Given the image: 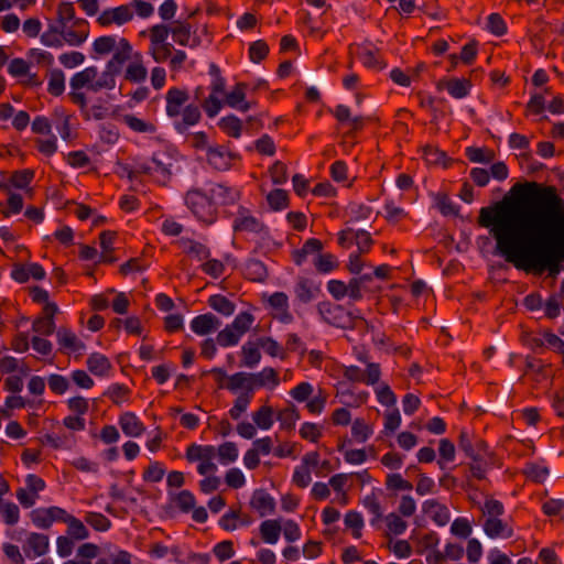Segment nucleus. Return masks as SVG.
I'll return each mask as SVG.
<instances>
[{
    "label": "nucleus",
    "mask_w": 564,
    "mask_h": 564,
    "mask_svg": "<svg viewBox=\"0 0 564 564\" xmlns=\"http://www.w3.org/2000/svg\"><path fill=\"white\" fill-rule=\"evenodd\" d=\"M505 196L479 210L478 225L489 228L495 252L524 272H560L564 262V199L554 186L517 183Z\"/></svg>",
    "instance_id": "f257e3e1"
},
{
    "label": "nucleus",
    "mask_w": 564,
    "mask_h": 564,
    "mask_svg": "<svg viewBox=\"0 0 564 564\" xmlns=\"http://www.w3.org/2000/svg\"><path fill=\"white\" fill-rule=\"evenodd\" d=\"M98 70L96 67L90 66L82 72L76 73L69 82L73 90H79L86 87L93 93H98L102 89H113L116 86V78H111L105 72L97 77Z\"/></svg>",
    "instance_id": "f03ea898"
},
{
    "label": "nucleus",
    "mask_w": 564,
    "mask_h": 564,
    "mask_svg": "<svg viewBox=\"0 0 564 564\" xmlns=\"http://www.w3.org/2000/svg\"><path fill=\"white\" fill-rule=\"evenodd\" d=\"M186 205L192 213L203 221H212L213 219V203L209 196L205 195L198 189H191L185 196Z\"/></svg>",
    "instance_id": "7ed1b4c3"
},
{
    "label": "nucleus",
    "mask_w": 564,
    "mask_h": 564,
    "mask_svg": "<svg viewBox=\"0 0 564 564\" xmlns=\"http://www.w3.org/2000/svg\"><path fill=\"white\" fill-rule=\"evenodd\" d=\"M132 57H134V54L131 44L127 39L121 37L104 72L111 78H115L121 72L123 64Z\"/></svg>",
    "instance_id": "20e7f679"
},
{
    "label": "nucleus",
    "mask_w": 564,
    "mask_h": 564,
    "mask_svg": "<svg viewBox=\"0 0 564 564\" xmlns=\"http://www.w3.org/2000/svg\"><path fill=\"white\" fill-rule=\"evenodd\" d=\"M133 19V10L129 4H122L112 9L102 11L97 18L101 26L111 24L122 25Z\"/></svg>",
    "instance_id": "39448f33"
},
{
    "label": "nucleus",
    "mask_w": 564,
    "mask_h": 564,
    "mask_svg": "<svg viewBox=\"0 0 564 564\" xmlns=\"http://www.w3.org/2000/svg\"><path fill=\"white\" fill-rule=\"evenodd\" d=\"M238 155L226 150L223 145L208 147L206 159L209 165L218 171H227L231 166V161Z\"/></svg>",
    "instance_id": "423d86ee"
},
{
    "label": "nucleus",
    "mask_w": 564,
    "mask_h": 564,
    "mask_svg": "<svg viewBox=\"0 0 564 564\" xmlns=\"http://www.w3.org/2000/svg\"><path fill=\"white\" fill-rule=\"evenodd\" d=\"M459 448L474 462H481L487 452V445L481 440H475L467 432L463 431L459 435Z\"/></svg>",
    "instance_id": "0eeeda50"
},
{
    "label": "nucleus",
    "mask_w": 564,
    "mask_h": 564,
    "mask_svg": "<svg viewBox=\"0 0 564 564\" xmlns=\"http://www.w3.org/2000/svg\"><path fill=\"white\" fill-rule=\"evenodd\" d=\"M192 33H193L192 25L186 21L177 20V21H173L171 23L172 37H173L174 42H176L177 44H180L182 46L195 47L199 44V40L197 37H194L193 43H191Z\"/></svg>",
    "instance_id": "6e6552de"
},
{
    "label": "nucleus",
    "mask_w": 564,
    "mask_h": 564,
    "mask_svg": "<svg viewBox=\"0 0 564 564\" xmlns=\"http://www.w3.org/2000/svg\"><path fill=\"white\" fill-rule=\"evenodd\" d=\"M220 325L221 322L219 318L212 313L198 315L191 322L192 330L199 336H205L216 332Z\"/></svg>",
    "instance_id": "1a4fd4ad"
},
{
    "label": "nucleus",
    "mask_w": 564,
    "mask_h": 564,
    "mask_svg": "<svg viewBox=\"0 0 564 564\" xmlns=\"http://www.w3.org/2000/svg\"><path fill=\"white\" fill-rule=\"evenodd\" d=\"M327 313L333 315V319L328 317H325V319L338 327H358L359 325L366 324L362 317L352 316L350 313L345 312L341 306H335L333 310L328 308Z\"/></svg>",
    "instance_id": "9d476101"
},
{
    "label": "nucleus",
    "mask_w": 564,
    "mask_h": 564,
    "mask_svg": "<svg viewBox=\"0 0 564 564\" xmlns=\"http://www.w3.org/2000/svg\"><path fill=\"white\" fill-rule=\"evenodd\" d=\"M250 507L262 518L274 512L275 501L263 489H257L252 494Z\"/></svg>",
    "instance_id": "9b49d317"
},
{
    "label": "nucleus",
    "mask_w": 564,
    "mask_h": 564,
    "mask_svg": "<svg viewBox=\"0 0 564 564\" xmlns=\"http://www.w3.org/2000/svg\"><path fill=\"white\" fill-rule=\"evenodd\" d=\"M250 392L254 389L271 386L272 388L279 386L280 379L278 372L271 368H263L260 372L249 373Z\"/></svg>",
    "instance_id": "f8f14e48"
},
{
    "label": "nucleus",
    "mask_w": 564,
    "mask_h": 564,
    "mask_svg": "<svg viewBox=\"0 0 564 564\" xmlns=\"http://www.w3.org/2000/svg\"><path fill=\"white\" fill-rule=\"evenodd\" d=\"M470 82L468 79L451 78L442 79L437 83V89H446L448 94L457 99L464 98L469 94Z\"/></svg>",
    "instance_id": "ddd939ff"
},
{
    "label": "nucleus",
    "mask_w": 564,
    "mask_h": 564,
    "mask_svg": "<svg viewBox=\"0 0 564 564\" xmlns=\"http://www.w3.org/2000/svg\"><path fill=\"white\" fill-rule=\"evenodd\" d=\"M423 512L426 513L437 525H445L449 521V512L446 506L440 503L435 499L426 500L422 506Z\"/></svg>",
    "instance_id": "4468645a"
},
{
    "label": "nucleus",
    "mask_w": 564,
    "mask_h": 564,
    "mask_svg": "<svg viewBox=\"0 0 564 564\" xmlns=\"http://www.w3.org/2000/svg\"><path fill=\"white\" fill-rule=\"evenodd\" d=\"M187 100L188 94L185 90L171 88L166 94V113L170 117H177Z\"/></svg>",
    "instance_id": "2eb2a0df"
},
{
    "label": "nucleus",
    "mask_w": 564,
    "mask_h": 564,
    "mask_svg": "<svg viewBox=\"0 0 564 564\" xmlns=\"http://www.w3.org/2000/svg\"><path fill=\"white\" fill-rule=\"evenodd\" d=\"M486 534L492 539L495 538H511L513 534L512 529L499 518H487L484 523Z\"/></svg>",
    "instance_id": "dca6fc26"
},
{
    "label": "nucleus",
    "mask_w": 564,
    "mask_h": 564,
    "mask_svg": "<svg viewBox=\"0 0 564 564\" xmlns=\"http://www.w3.org/2000/svg\"><path fill=\"white\" fill-rule=\"evenodd\" d=\"M245 84L238 83L235 88L226 95L225 104L243 112L248 111L251 108V104L245 101Z\"/></svg>",
    "instance_id": "f3484780"
},
{
    "label": "nucleus",
    "mask_w": 564,
    "mask_h": 564,
    "mask_svg": "<svg viewBox=\"0 0 564 564\" xmlns=\"http://www.w3.org/2000/svg\"><path fill=\"white\" fill-rule=\"evenodd\" d=\"M238 192L235 191L232 187H229L224 184H216L210 189V196L212 202L215 200L220 204H232L238 199Z\"/></svg>",
    "instance_id": "a211bd4d"
},
{
    "label": "nucleus",
    "mask_w": 564,
    "mask_h": 564,
    "mask_svg": "<svg viewBox=\"0 0 564 564\" xmlns=\"http://www.w3.org/2000/svg\"><path fill=\"white\" fill-rule=\"evenodd\" d=\"M180 245L186 254L194 257L198 261L206 260L210 256V251L205 245L193 239H181Z\"/></svg>",
    "instance_id": "6ab92c4d"
},
{
    "label": "nucleus",
    "mask_w": 564,
    "mask_h": 564,
    "mask_svg": "<svg viewBox=\"0 0 564 564\" xmlns=\"http://www.w3.org/2000/svg\"><path fill=\"white\" fill-rule=\"evenodd\" d=\"M119 424L128 436H139L144 431L143 424L133 413H124L120 416Z\"/></svg>",
    "instance_id": "aec40b11"
},
{
    "label": "nucleus",
    "mask_w": 564,
    "mask_h": 564,
    "mask_svg": "<svg viewBox=\"0 0 564 564\" xmlns=\"http://www.w3.org/2000/svg\"><path fill=\"white\" fill-rule=\"evenodd\" d=\"M56 337L58 340V344L63 348L70 349L73 351L80 350L85 348V344L80 341L77 336L68 328L61 327L56 332Z\"/></svg>",
    "instance_id": "412c9836"
},
{
    "label": "nucleus",
    "mask_w": 564,
    "mask_h": 564,
    "mask_svg": "<svg viewBox=\"0 0 564 564\" xmlns=\"http://www.w3.org/2000/svg\"><path fill=\"white\" fill-rule=\"evenodd\" d=\"M87 367L95 376H106L111 368V364L106 356L95 352L88 357Z\"/></svg>",
    "instance_id": "4be33fe9"
},
{
    "label": "nucleus",
    "mask_w": 564,
    "mask_h": 564,
    "mask_svg": "<svg viewBox=\"0 0 564 564\" xmlns=\"http://www.w3.org/2000/svg\"><path fill=\"white\" fill-rule=\"evenodd\" d=\"M148 70L141 62V55L134 54V62L131 63L126 70L124 78L132 83H140L147 78Z\"/></svg>",
    "instance_id": "5701e85b"
},
{
    "label": "nucleus",
    "mask_w": 564,
    "mask_h": 564,
    "mask_svg": "<svg viewBox=\"0 0 564 564\" xmlns=\"http://www.w3.org/2000/svg\"><path fill=\"white\" fill-rule=\"evenodd\" d=\"M282 527L278 520H265L260 525V534L264 542L273 544L279 540Z\"/></svg>",
    "instance_id": "b1692460"
},
{
    "label": "nucleus",
    "mask_w": 564,
    "mask_h": 564,
    "mask_svg": "<svg viewBox=\"0 0 564 564\" xmlns=\"http://www.w3.org/2000/svg\"><path fill=\"white\" fill-rule=\"evenodd\" d=\"M242 360L241 366L253 368L261 360V352L257 343H247L241 348Z\"/></svg>",
    "instance_id": "393cba45"
},
{
    "label": "nucleus",
    "mask_w": 564,
    "mask_h": 564,
    "mask_svg": "<svg viewBox=\"0 0 564 564\" xmlns=\"http://www.w3.org/2000/svg\"><path fill=\"white\" fill-rule=\"evenodd\" d=\"M245 274L251 281L263 282L268 276V271L261 261L252 259L246 263Z\"/></svg>",
    "instance_id": "a878e982"
},
{
    "label": "nucleus",
    "mask_w": 564,
    "mask_h": 564,
    "mask_svg": "<svg viewBox=\"0 0 564 564\" xmlns=\"http://www.w3.org/2000/svg\"><path fill=\"white\" fill-rule=\"evenodd\" d=\"M61 32H64V26L50 24L47 30L41 35V42L46 46L61 47L63 45Z\"/></svg>",
    "instance_id": "bb28decb"
},
{
    "label": "nucleus",
    "mask_w": 564,
    "mask_h": 564,
    "mask_svg": "<svg viewBox=\"0 0 564 564\" xmlns=\"http://www.w3.org/2000/svg\"><path fill=\"white\" fill-rule=\"evenodd\" d=\"M208 305L216 312L229 316L235 312V304L221 294L212 295L208 299Z\"/></svg>",
    "instance_id": "cd10ccee"
},
{
    "label": "nucleus",
    "mask_w": 564,
    "mask_h": 564,
    "mask_svg": "<svg viewBox=\"0 0 564 564\" xmlns=\"http://www.w3.org/2000/svg\"><path fill=\"white\" fill-rule=\"evenodd\" d=\"M220 129L232 138H239L241 134L242 122L236 116H227L219 120Z\"/></svg>",
    "instance_id": "c85d7f7f"
},
{
    "label": "nucleus",
    "mask_w": 564,
    "mask_h": 564,
    "mask_svg": "<svg viewBox=\"0 0 564 564\" xmlns=\"http://www.w3.org/2000/svg\"><path fill=\"white\" fill-rule=\"evenodd\" d=\"M299 419L300 415L294 404L279 411L276 414V420L280 422L281 427L286 430H292Z\"/></svg>",
    "instance_id": "c756f323"
},
{
    "label": "nucleus",
    "mask_w": 564,
    "mask_h": 564,
    "mask_svg": "<svg viewBox=\"0 0 564 564\" xmlns=\"http://www.w3.org/2000/svg\"><path fill=\"white\" fill-rule=\"evenodd\" d=\"M273 409L269 405H262L252 415L256 425L262 430H269L273 424Z\"/></svg>",
    "instance_id": "7c9ffc66"
},
{
    "label": "nucleus",
    "mask_w": 564,
    "mask_h": 564,
    "mask_svg": "<svg viewBox=\"0 0 564 564\" xmlns=\"http://www.w3.org/2000/svg\"><path fill=\"white\" fill-rule=\"evenodd\" d=\"M35 556L45 554L48 550V536L41 533H31L26 541Z\"/></svg>",
    "instance_id": "2f4dec72"
},
{
    "label": "nucleus",
    "mask_w": 564,
    "mask_h": 564,
    "mask_svg": "<svg viewBox=\"0 0 564 564\" xmlns=\"http://www.w3.org/2000/svg\"><path fill=\"white\" fill-rule=\"evenodd\" d=\"M294 292L296 297L303 303L311 302L315 296L312 283L306 278H299Z\"/></svg>",
    "instance_id": "473e14b6"
},
{
    "label": "nucleus",
    "mask_w": 564,
    "mask_h": 564,
    "mask_svg": "<svg viewBox=\"0 0 564 564\" xmlns=\"http://www.w3.org/2000/svg\"><path fill=\"white\" fill-rule=\"evenodd\" d=\"M65 89V77L61 69H52L50 72L47 90L53 96H59Z\"/></svg>",
    "instance_id": "72a5a7b5"
},
{
    "label": "nucleus",
    "mask_w": 564,
    "mask_h": 564,
    "mask_svg": "<svg viewBox=\"0 0 564 564\" xmlns=\"http://www.w3.org/2000/svg\"><path fill=\"white\" fill-rule=\"evenodd\" d=\"M67 524H68L67 533L70 539L80 541V540H85L88 538L89 532H88L87 528L84 525V523L80 520H78L74 516H72L67 519Z\"/></svg>",
    "instance_id": "f704fd0d"
},
{
    "label": "nucleus",
    "mask_w": 564,
    "mask_h": 564,
    "mask_svg": "<svg viewBox=\"0 0 564 564\" xmlns=\"http://www.w3.org/2000/svg\"><path fill=\"white\" fill-rule=\"evenodd\" d=\"M200 119V111L196 105H187L183 111L182 122L177 123L176 128L183 132L186 126H193Z\"/></svg>",
    "instance_id": "c9c22d12"
},
{
    "label": "nucleus",
    "mask_w": 564,
    "mask_h": 564,
    "mask_svg": "<svg viewBox=\"0 0 564 564\" xmlns=\"http://www.w3.org/2000/svg\"><path fill=\"white\" fill-rule=\"evenodd\" d=\"M226 388L230 391H237L239 389H245L246 392L250 393V381L248 372H237L230 377H228V382Z\"/></svg>",
    "instance_id": "e433bc0d"
},
{
    "label": "nucleus",
    "mask_w": 564,
    "mask_h": 564,
    "mask_svg": "<svg viewBox=\"0 0 564 564\" xmlns=\"http://www.w3.org/2000/svg\"><path fill=\"white\" fill-rule=\"evenodd\" d=\"M267 200L274 210L286 208L289 205L288 192L281 188L273 189L267 195Z\"/></svg>",
    "instance_id": "4c0bfd02"
},
{
    "label": "nucleus",
    "mask_w": 564,
    "mask_h": 564,
    "mask_svg": "<svg viewBox=\"0 0 564 564\" xmlns=\"http://www.w3.org/2000/svg\"><path fill=\"white\" fill-rule=\"evenodd\" d=\"M171 33L170 24H155L149 29V36L151 44H169L166 39Z\"/></svg>",
    "instance_id": "58836bf2"
},
{
    "label": "nucleus",
    "mask_w": 564,
    "mask_h": 564,
    "mask_svg": "<svg viewBox=\"0 0 564 564\" xmlns=\"http://www.w3.org/2000/svg\"><path fill=\"white\" fill-rule=\"evenodd\" d=\"M466 155L471 162L476 163H490L495 159L494 151L474 147L466 149Z\"/></svg>",
    "instance_id": "ea45409f"
},
{
    "label": "nucleus",
    "mask_w": 564,
    "mask_h": 564,
    "mask_svg": "<svg viewBox=\"0 0 564 564\" xmlns=\"http://www.w3.org/2000/svg\"><path fill=\"white\" fill-rule=\"evenodd\" d=\"M217 455L221 464L232 463L238 458L237 445L232 442H226L217 448Z\"/></svg>",
    "instance_id": "a19ab883"
},
{
    "label": "nucleus",
    "mask_w": 564,
    "mask_h": 564,
    "mask_svg": "<svg viewBox=\"0 0 564 564\" xmlns=\"http://www.w3.org/2000/svg\"><path fill=\"white\" fill-rule=\"evenodd\" d=\"M240 335L231 326H226L217 335V343L221 347L235 346L240 340Z\"/></svg>",
    "instance_id": "79ce46f5"
},
{
    "label": "nucleus",
    "mask_w": 564,
    "mask_h": 564,
    "mask_svg": "<svg viewBox=\"0 0 564 564\" xmlns=\"http://www.w3.org/2000/svg\"><path fill=\"white\" fill-rule=\"evenodd\" d=\"M254 321L252 314L242 312L236 316L232 324L230 325L240 336L248 332Z\"/></svg>",
    "instance_id": "37998d69"
},
{
    "label": "nucleus",
    "mask_w": 564,
    "mask_h": 564,
    "mask_svg": "<svg viewBox=\"0 0 564 564\" xmlns=\"http://www.w3.org/2000/svg\"><path fill=\"white\" fill-rule=\"evenodd\" d=\"M75 19V9L72 2H61L57 7V24L66 26L67 22Z\"/></svg>",
    "instance_id": "c03bdc74"
},
{
    "label": "nucleus",
    "mask_w": 564,
    "mask_h": 564,
    "mask_svg": "<svg viewBox=\"0 0 564 564\" xmlns=\"http://www.w3.org/2000/svg\"><path fill=\"white\" fill-rule=\"evenodd\" d=\"M118 43L116 42L115 36H100L95 40L93 46L94 51L97 54L105 55L112 52L117 47Z\"/></svg>",
    "instance_id": "a18cd8bd"
},
{
    "label": "nucleus",
    "mask_w": 564,
    "mask_h": 564,
    "mask_svg": "<svg viewBox=\"0 0 564 564\" xmlns=\"http://www.w3.org/2000/svg\"><path fill=\"white\" fill-rule=\"evenodd\" d=\"M173 45L170 44H150V54L156 63H163L172 55Z\"/></svg>",
    "instance_id": "49530a36"
},
{
    "label": "nucleus",
    "mask_w": 564,
    "mask_h": 564,
    "mask_svg": "<svg viewBox=\"0 0 564 564\" xmlns=\"http://www.w3.org/2000/svg\"><path fill=\"white\" fill-rule=\"evenodd\" d=\"M263 228V225L252 216L242 217L237 219L235 223L236 230H246L251 232H259Z\"/></svg>",
    "instance_id": "de8ad7c7"
},
{
    "label": "nucleus",
    "mask_w": 564,
    "mask_h": 564,
    "mask_svg": "<svg viewBox=\"0 0 564 564\" xmlns=\"http://www.w3.org/2000/svg\"><path fill=\"white\" fill-rule=\"evenodd\" d=\"M251 400V394L243 392L235 401L234 406L230 409L229 414L234 420H238L241 414L247 410Z\"/></svg>",
    "instance_id": "09e8293b"
},
{
    "label": "nucleus",
    "mask_w": 564,
    "mask_h": 564,
    "mask_svg": "<svg viewBox=\"0 0 564 564\" xmlns=\"http://www.w3.org/2000/svg\"><path fill=\"white\" fill-rule=\"evenodd\" d=\"M351 434L358 442L364 443L371 434V429L362 419H356L351 426Z\"/></svg>",
    "instance_id": "8fccbe9b"
},
{
    "label": "nucleus",
    "mask_w": 564,
    "mask_h": 564,
    "mask_svg": "<svg viewBox=\"0 0 564 564\" xmlns=\"http://www.w3.org/2000/svg\"><path fill=\"white\" fill-rule=\"evenodd\" d=\"M124 122L134 131L138 132H150L153 133L155 131V126L152 123H148L132 115H127L123 118Z\"/></svg>",
    "instance_id": "3c124183"
},
{
    "label": "nucleus",
    "mask_w": 564,
    "mask_h": 564,
    "mask_svg": "<svg viewBox=\"0 0 564 564\" xmlns=\"http://www.w3.org/2000/svg\"><path fill=\"white\" fill-rule=\"evenodd\" d=\"M33 177H34V172L32 170H21V171H15L12 174L10 182L17 188H25L30 184V182L33 180Z\"/></svg>",
    "instance_id": "603ef678"
},
{
    "label": "nucleus",
    "mask_w": 564,
    "mask_h": 564,
    "mask_svg": "<svg viewBox=\"0 0 564 564\" xmlns=\"http://www.w3.org/2000/svg\"><path fill=\"white\" fill-rule=\"evenodd\" d=\"M85 521L97 531H106L110 528V520L101 513L89 512Z\"/></svg>",
    "instance_id": "864d4df0"
},
{
    "label": "nucleus",
    "mask_w": 564,
    "mask_h": 564,
    "mask_svg": "<svg viewBox=\"0 0 564 564\" xmlns=\"http://www.w3.org/2000/svg\"><path fill=\"white\" fill-rule=\"evenodd\" d=\"M338 263L335 257L330 253L318 254L315 260V267L318 272L327 273L337 268Z\"/></svg>",
    "instance_id": "5fc2aeb1"
},
{
    "label": "nucleus",
    "mask_w": 564,
    "mask_h": 564,
    "mask_svg": "<svg viewBox=\"0 0 564 564\" xmlns=\"http://www.w3.org/2000/svg\"><path fill=\"white\" fill-rule=\"evenodd\" d=\"M174 502L183 512H188L195 507V497L191 491L182 490L175 496Z\"/></svg>",
    "instance_id": "6e6d98bb"
},
{
    "label": "nucleus",
    "mask_w": 564,
    "mask_h": 564,
    "mask_svg": "<svg viewBox=\"0 0 564 564\" xmlns=\"http://www.w3.org/2000/svg\"><path fill=\"white\" fill-rule=\"evenodd\" d=\"M269 53V46L262 40L253 42L249 48L250 59L254 63H259L267 57Z\"/></svg>",
    "instance_id": "4d7b16f0"
},
{
    "label": "nucleus",
    "mask_w": 564,
    "mask_h": 564,
    "mask_svg": "<svg viewBox=\"0 0 564 564\" xmlns=\"http://www.w3.org/2000/svg\"><path fill=\"white\" fill-rule=\"evenodd\" d=\"M61 33H62L63 42L65 41L69 45L82 44L87 39V35H88V33L86 31L67 29V25L64 26V32H61Z\"/></svg>",
    "instance_id": "13d9d810"
},
{
    "label": "nucleus",
    "mask_w": 564,
    "mask_h": 564,
    "mask_svg": "<svg viewBox=\"0 0 564 564\" xmlns=\"http://www.w3.org/2000/svg\"><path fill=\"white\" fill-rule=\"evenodd\" d=\"M423 156L426 163L429 164H443V166L447 165L445 160V153L431 145H427L423 149Z\"/></svg>",
    "instance_id": "bf43d9fd"
},
{
    "label": "nucleus",
    "mask_w": 564,
    "mask_h": 564,
    "mask_svg": "<svg viewBox=\"0 0 564 564\" xmlns=\"http://www.w3.org/2000/svg\"><path fill=\"white\" fill-rule=\"evenodd\" d=\"M524 474L527 475L528 478L536 482H543L549 476V469L547 467L540 466L536 464H529L524 469Z\"/></svg>",
    "instance_id": "052dcab7"
},
{
    "label": "nucleus",
    "mask_w": 564,
    "mask_h": 564,
    "mask_svg": "<svg viewBox=\"0 0 564 564\" xmlns=\"http://www.w3.org/2000/svg\"><path fill=\"white\" fill-rule=\"evenodd\" d=\"M33 332L40 335H52L55 332V322L44 317H37L32 324Z\"/></svg>",
    "instance_id": "680f3d73"
},
{
    "label": "nucleus",
    "mask_w": 564,
    "mask_h": 564,
    "mask_svg": "<svg viewBox=\"0 0 564 564\" xmlns=\"http://www.w3.org/2000/svg\"><path fill=\"white\" fill-rule=\"evenodd\" d=\"M387 488L392 490H411L412 484L402 478L400 474H390L386 481Z\"/></svg>",
    "instance_id": "e2e57ef3"
},
{
    "label": "nucleus",
    "mask_w": 564,
    "mask_h": 564,
    "mask_svg": "<svg viewBox=\"0 0 564 564\" xmlns=\"http://www.w3.org/2000/svg\"><path fill=\"white\" fill-rule=\"evenodd\" d=\"M257 346L264 349V351L272 357L280 356L282 351V347L279 345V343L271 337L259 338L257 340Z\"/></svg>",
    "instance_id": "0e129e2a"
},
{
    "label": "nucleus",
    "mask_w": 564,
    "mask_h": 564,
    "mask_svg": "<svg viewBox=\"0 0 564 564\" xmlns=\"http://www.w3.org/2000/svg\"><path fill=\"white\" fill-rule=\"evenodd\" d=\"M270 175L274 184H283L288 180V167L281 161H276L270 167Z\"/></svg>",
    "instance_id": "69168bd1"
},
{
    "label": "nucleus",
    "mask_w": 564,
    "mask_h": 564,
    "mask_svg": "<svg viewBox=\"0 0 564 564\" xmlns=\"http://www.w3.org/2000/svg\"><path fill=\"white\" fill-rule=\"evenodd\" d=\"M164 474V468L158 462H154L145 469L143 479L145 481L158 482L163 478Z\"/></svg>",
    "instance_id": "338daca9"
},
{
    "label": "nucleus",
    "mask_w": 564,
    "mask_h": 564,
    "mask_svg": "<svg viewBox=\"0 0 564 564\" xmlns=\"http://www.w3.org/2000/svg\"><path fill=\"white\" fill-rule=\"evenodd\" d=\"M214 554L219 561H226L234 556V546L231 541H223L215 545Z\"/></svg>",
    "instance_id": "774afa93"
}]
</instances>
